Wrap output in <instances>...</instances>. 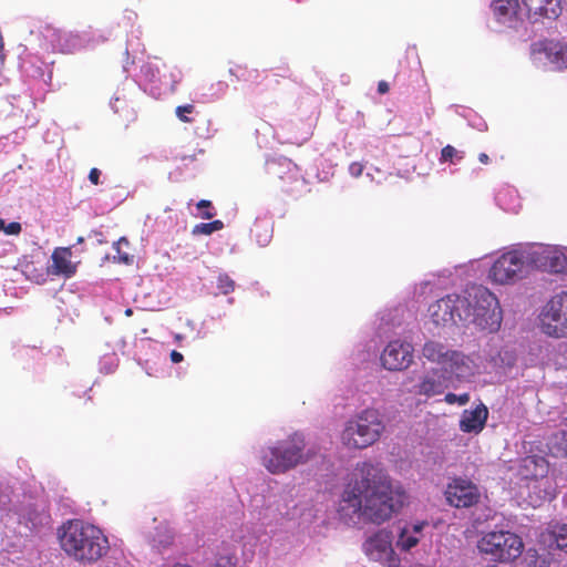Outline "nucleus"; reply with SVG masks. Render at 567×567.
<instances>
[{
  "mask_svg": "<svg viewBox=\"0 0 567 567\" xmlns=\"http://www.w3.org/2000/svg\"><path fill=\"white\" fill-rule=\"evenodd\" d=\"M542 331L550 337H567V291L554 296L539 316Z\"/></svg>",
  "mask_w": 567,
  "mask_h": 567,
  "instance_id": "nucleus-9",
  "label": "nucleus"
},
{
  "mask_svg": "<svg viewBox=\"0 0 567 567\" xmlns=\"http://www.w3.org/2000/svg\"><path fill=\"white\" fill-rule=\"evenodd\" d=\"M523 468L525 470V477L529 475L533 478V488L544 487V494L538 496V499H551L554 497V489L545 474L547 473V463L542 457L528 456L523 460Z\"/></svg>",
  "mask_w": 567,
  "mask_h": 567,
  "instance_id": "nucleus-15",
  "label": "nucleus"
},
{
  "mask_svg": "<svg viewBox=\"0 0 567 567\" xmlns=\"http://www.w3.org/2000/svg\"><path fill=\"white\" fill-rule=\"evenodd\" d=\"M422 357L437 364L446 375H453L458 380H468L478 371V364L474 357L436 341L424 343Z\"/></svg>",
  "mask_w": 567,
  "mask_h": 567,
  "instance_id": "nucleus-6",
  "label": "nucleus"
},
{
  "mask_svg": "<svg viewBox=\"0 0 567 567\" xmlns=\"http://www.w3.org/2000/svg\"><path fill=\"white\" fill-rule=\"evenodd\" d=\"M21 224L18 221H12L10 224H6V221L0 218V231H3L7 235H19L21 233Z\"/></svg>",
  "mask_w": 567,
  "mask_h": 567,
  "instance_id": "nucleus-29",
  "label": "nucleus"
},
{
  "mask_svg": "<svg viewBox=\"0 0 567 567\" xmlns=\"http://www.w3.org/2000/svg\"><path fill=\"white\" fill-rule=\"evenodd\" d=\"M305 446L303 437L293 434L266 447L261 454V464L271 474H284L311 458L312 454L306 452Z\"/></svg>",
  "mask_w": 567,
  "mask_h": 567,
  "instance_id": "nucleus-5",
  "label": "nucleus"
},
{
  "mask_svg": "<svg viewBox=\"0 0 567 567\" xmlns=\"http://www.w3.org/2000/svg\"><path fill=\"white\" fill-rule=\"evenodd\" d=\"M528 488H529V489H533V491L537 494V495H536V498H535V499H532L530 502H532V504H533L534 506H538V505L544 501V499H542V501H539V499H538V496L544 494V487H542V488H536V489H535V488H533V481H532V482H530V484L528 485ZM529 498H533V495H529Z\"/></svg>",
  "mask_w": 567,
  "mask_h": 567,
  "instance_id": "nucleus-34",
  "label": "nucleus"
},
{
  "mask_svg": "<svg viewBox=\"0 0 567 567\" xmlns=\"http://www.w3.org/2000/svg\"><path fill=\"white\" fill-rule=\"evenodd\" d=\"M6 507H7V502L0 501V508H6Z\"/></svg>",
  "mask_w": 567,
  "mask_h": 567,
  "instance_id": "nucleus-43",
  "label": "nucleus"
},
{
  "mask_svg": "<svg viewBox=\"0 0 567 567\" xmlns=\"http://www.w3.org/2000/svg\"><path fill=\"white\" fill-rule=\"evenodd\" d=\"M100 171L97 168H92L90 174H89V179L94 184V185H97L99 184V177H100Z\"/></svg>",
  "mask_w": 567,
  "mask_h": 567,
  "instance_id": "nucleus-37",
  "label": "nucleus"
},
{
  "mask_svg": "<svg viewBox=\"0 0 567 567\" xmlns=\"http://www.w3.org/2000/svg\"><path fill=\"white\" fill-rule=\"evenodd\" d=\"M561 0H523L526 16L556 19L561 12Z\"/></svg>",
  "mask_w": 567,
  "mask_h": 567,
  "instance_id": "nucleus-19",
  "label": "nucleus"
},
{
  "mask_svg": "<svg viewBox=\"0 0 567 567\" xmlns=\"http://www.w3.org/2000/svg\"><path fill=\"white\" fill-rule=\"evenodd\" d=\"M488 416L487 408L484 404L473 410H465L460 420V429L465 433H480Z\"/></svg>",
  "mask_w": 567,
  "mask_h": 567,
  "instance_id": "nucleus-20",
  "label": "nucleus"
},
{
  "mask_svg": "<svg viewBox=\"0 0 567 567\" xmlns=\"http://www.w3.org/2000/svg\"><path fill=\"white\" fill-rule=\"evenodd\" d=\"M413 347L409 342L391 341L381 354V363L389 371L404 370L413 362Z\"/></svg>",
  "mask_w": 567,
  "mask_h": 567,
  "instance_id": "nucleus-14",
  "label": "nucleus"
},
{
  "mask_svg": "<svg viewBox=\"0 0 567 567\" xmlns=\"http://www.w3.org/2000/svg\"><path fill=\"white\" fill-rule=\"evenodd\" d=\"M449 388V378L444 371L432 369L427 371L414 386V393L424 396L442 394Z\"/></svg>",
  "mask_w": 567,
  "mask_h": 567,
  "instance_id": "nucleus-18",
  "label": "nucleus"
},
{
  "mask_svg": "<svg viewBox=\"0 0 567 567\" xmlns=\"http://www.w3.org/2000/svg\"><path fill=\"white\" fill-rule=\"evenodd\" d=\"M214 567H234V564L229 557H220Z\"/></svg>",
  "mask_w": 567,
  "mask_h": 567,
  "instance_id": "nucleus-36",
  "label": "nucleus"
},
{
  "mask_svg": "<svg viewBox=\"0 0 567 567\" xmlns=\"http://www.w3.org/2000/svg\"><path fill=\"white\" fill-rule=\"evenodd\" d=\"M58 538L65 555L84 565L97 561L109 550L103 532L80 519L64 523L58 530Z\"/></svg>",
  "mask_w": 567,
  "mask_h": 567,
  "instance_id": "nucleus-2",
  "label": "nucleus"
},
{
  "mask_svg": "<svg viewBox=\"0 0 567 567\" xmlns=\"http://www.w3.org/2000/svg\"><path fill=\"white\" fill-rule=\"evenodd\" d=\"M47 30L52 31V42L61 52L72 53L83 47V41L79 34L52 28H47Z\"/></svg>",
  "mask_w": 567,
  "mask_h": 567,
  "instance_id": "nucleus-22",
  "label": "nucleus"
},
{
  "mask_svg": "<svg viewBox=\"0 0 567 567\" xmlns=\"http://www.w3.org/2000/svg\"><path fill=\"white\" fill-rule=\"evenodd\" d=\"M363 549L372 560L388 559L393 551L391 533L385 529L377 532L365 540Z\"/></svg>",
  "mask_w": 567,
  "mask_h": 567,
  "instance_id": "nucleus-17",
  "label": "nucleus"
},
{
  "mask_svg": "<svg viewBox=\"0 0 567 567\" xmlns=\"http://www.w3.org/2000/svg\"><path fill=\"white\" fill-rule=\"evenodd\" d=\"M425 526L426 523L424 522L405 525L400 530L396 546L402 550H410L413 548L420 542L422 530Z\"/></svg>",
  "mask_w": 567,
  "mask_h": 567,
  "instance_id": "nucleus-23",
  "label": "nucleus"
},
{
  "mask_svg": "<svg viewBox=\"0 0 567 567\" xmlns=\"http://www.w3.org/2000/svg\"><path fill=\"white\" fill-rule=\"evenodd\" d=\"M542 542L549 548L567 551V524H551L540 535Z\"/></svg>",
  "mask_w": 567,
  "mask_h": 567,
  "instance_id": "nucleus-21",
  "label": "nucleus"
},
{
  "mask_svg": "<svg viewBox=\"0 0 567 567\" xmlns=\"http://www.w3.org/2000/svg\"><path fill=\"white\" fill-rule=\"evenodd\" d=\"M212 206V203L209 200H206V199H202L197 203V208L198 209H203V207H210Z\"/></svg>",
  "mask_w": 567,
  "mask_h": 567,
  "instance_id": "nucleus-40",
  "label": "nucleus"
},
{
  "mask_svg": "<svg viewBox=\"0 0 567 567\" xmlns=\"http://www.w3.org/2000/svg\"><path fill=\"white\" fill-rule=\"evenodd\" d=\"M432 322L437 327H451L462 322V296L447 295L429 307Z\"/></svg>",
  "mask_w": 567,
  "mask_h": 567,
  "instance_id": "nucleus-10",
  "label": "nucleus"
},
{
  "mask_svg": "<svg viewBox=\"0 0 567 567\" xmlns=\"http://www.w3.org/2000/svg\"><path fill=\"white\" fill-rule=\"evenodd\" d=\"M132 313H133V310H132V309H126V310H125V315H126V316H128V317H130V316H132Z\"/></svg>",
  "mask_w": 567,
  "mask_h": 567,
  "instance_id": "nucleus-44",
  "label": "nucleus"
},
{
  "mask_svg": "<svg viewBox=\"0 0 567 567\" xmlns=\"http://www.w3.org/2000/svg\"><path fill=\"white\" fill-rule=\"evenodd\" d=\"M70 258V248H56L52 254V274L72 276L75 272V265L72 264Z\"/></svg>",
  "mask_w": 567,
  "mask_h": 567,
  "instance_id": "nucleus-24",
  "label": "nucleus"
},
{
  "mask_svg": "<svg viewBox=\"0 0 567 567\" xmlns=\"http://www.w3.org/2000/svg\"><path fill=\"white\" fill-rule=\"evenodd\" d=\"M406 501L402 485L391 480L379 465L358 463L339 502L340 516L355 523L364 519L382 524L398 513Z\"/></svg>",
  "mask_w": 567,
  "mask_h": 567,
  "instance_id": "nucleus-1",
  "label": "nucleus"
},
{
  "mask_svg": "<svg viewBox=\"0 0 567 567\" xmlns=\"http://www.w3.org/2000/svg\"><path fill=\"white\" fill-rule=\"evenodd\" d=\"M528 249L532 267L543 268L556 274L567 271V257L555 247L532 245L528 246Z\"/></svg>",
  "mask_w": 567,
  "mask_h": 567,
  "instance_id": "nucleus-11",
  "label": "nucleus"
},
{
  "mask_svg": "<svg viewBox=\"0 0 567 567\" xmlns=\"http://www.w3.org/2000/svg\"><path fill=\"white\" fill-rule=\"evenodd\" d=\"M532 56L536 64H551L554 69L567 68V44L556 41H542L532 45Z\"/></svg>",
  "mask_w": 567,
  "mask_h": 567,
  "instance_id": "nucleus-12",
  "label": "nucleus"
},
{
  "mask_svg": "<svg viewBox=\"0 0 567 567\" xmlns=\"http://www.w3.org/2000/svg\"><path fill=\"white\" fill-rule=\"evenodd\" d=\"M532 267L528 247L501 255L488 271V279L497 285H512L520 280Z\"/></svg>",
  "mask_w": 567,
  "mask_h": 567,
  "instance_id": "nucleus-7",
  "label": "nucleus"
},
{
  "mask_svg": "<svg viewBox=\"0 0 567 567\" xmlns=\"http://www.w3.org/2000/svg\"><path fill=\"white\" fill-rule=\"evenodd\" d=\"M224 224L220 220H214L212 223H202L193 228V235H210L214 231L223 229Z\"/></svg>",
  "mask_w": 567,
  "mask_h": 567,
  "instance_id": "nucleus-27",
  "label": "nucleus"
},
{
  "mask_svg": "<svg viewBox=\"0 0 567 567\" xmlns=\"http://www.w3.org/2000/svg\"><path fill=\"white\" fill-rule=\"evenodd\" d=\"M503 311L497 297L484 286L468 287L462 295V323L493 333L498 331Z\"/></svg>",
  "mask_w": 567,
  "mask_h": 567,
  "instance_id": "nucleus-3",
  "label": "nucleus"
},
{
  "mask_svg": "<svg viewBox=\"0 0 567 567\" xmlns=\"http://www.w3.org/2000/svg\"><path fill=\"white\" fill-rule=\"evenodd\" d=\"M385 422L380 411L365 409L346 422L340 439L348 449H365L380 440Z\"/></svg>",
  "mask_w": 567,
  "mask_h": 567,
  "instance_id": "nucleus-4",
  "label": "nucleus"
},
{
  "mask_svg": "<svg viewBox=\"0 0 567 567\" xmlns=\"http://www.w3.org/2000/svg\"><path fill=\"white\" fill-rule=\"evenodd\" d=\"M470 401V395L467 393H463V394H454V393H447L445 395V402L449 403V404H458V405H464L466 404L467 402Z\"/></svg>",
  "mask_w": 567,
  "mask_h": 567,
  "instance_id": "nucleus-31",
  "label": "nucleus"
},
{
  "mask_svg": "<svg viewBox=\"0 0 567 567\" xmlns=\"http://www.w3.org/2000/svg\"><path fill=\"white\" fill-rule=\"evenodd\" d=\"M477 548L481 553L491 555L494 560L509 561L520 555L523 543L514 533L489 532L478 540Z\"/></svg>",
  "mask_w": 567,
  "mask_h": 567,
  "instance_id": "nucleus-8",
  "label": "nucleus"
},
{
  "mask_svg": "<svg viewBox=\"0 0 567 567\" xmlns=\"http://www.w3.org/2000/svg\"><path fill=\"white\" fill-rule=\"evenodd\" d=\"M463 158V155L461 152H458L455 147L447 145L442 150L441 153V159L442 161H451L452 158Z\"/></svg>",
  "mask_w": 567,
  "mask_h": 567,
  "instance_id": "nucleus-32",
  "label": "nucleus"
},
{
  "mask_svg": "<svg viewBox=\"0 0 567 567\" xmlns=\"http://www.w3.org/2000/svg\"><path fill=\"white\" fill-rule=\"evenodd\" d=\"M193 110H194V105H192V104L181 105V106L176 107V115L182 122L189 123V122H192V120L189 117H187L186 114L192 113Z\"/></svg>",
  "mask_w": 567,
  "mask_h": 567,
  "instance_id": "nucleus-33",
  "label": "nucleus"
},
{
  "mask_svg": "<svg viewBox=\"0 0 567 567\" xmlns=\"http://www.w3.org/2000/svg\"><path fill=\"white\" fill-rule=\"evenodd\" d=\"M83 241H84V238H83V237H79V238L76 239V243H78V244H82Z\"/></svg>",
  "mask_w": 567,
  "mask_h": 567,
  "instance_id": "nucleus-45",
  "label": "nucleus"
},
{
  "mask_svg": "<svg viewBox=\"0 0 567 567\" xmlns=\"http://www.w3.org/2000/svg\"><path fill=\"white\" fill-rule=\"evenodd\" d=\"M150 542L158 550L167 549L174 542V533L164 522L155 526L154 533L150 534Z\"/></svg>",
  "mask_w": 567,
  "mask_h": 567,
  "instance_id": "nucleus-25",
  "label": "nucleus"
},
{
  "mask_svg": "<svg viewBox=\"0 0 567 567\" xmlns=\"http://www.w3.org/2000/svg\"><path fill=\"white\" fill-rule=\"evenodd\" d=\"M122 246H128V240L125 237L120 238L113 245V248L117 252V256L115 258H117L118 262L130 265L133 262V256L127 252H123Z\"/></svg>",
  "mask_w": 567,
  "mask_h": 567,
  "instance_id": "nucleus-28",
  "label": "nucleus"
},
{
  "mask_svg": "<svg viewBox=\"0 0 567 567\" xmlns=\"http://www.w3.org/2000/svg\"><path fill=\"white\" fill-rule=\"evenodd\" d=\"M378 91L381 94H384L389 91V84L385 81H380L378 84Z\"/></svg>",
  "mask_w": 567,
  "mask_h": 567,
  "instance_id": "nucleus-39",
  "label": "nucleus"
},
{
  "mask_svg": "<svg viewBox=\"0 0 567 567\" xmlns=\"http://www.w3.org/2000/svg\"><path fill=\"white\" fill-rule=\"evenodd\" d=\"M550 454L555 457H567V433L559 431L554 433L547 443Z\"/></svg>",
  "mask_w": 567,
  "mask_h": 567,
  "instance_id": "nucleus-26",
  "label": "nucleus"
},
{
  "mask_svg": "<svg viewBox=\"0 0 567 567\" xmlns=\"http://www.w3.org/2000/svg\"><path fill=\"white\" fill-rule=\"evenodd\" d=\"M217 286L224 295L231 292L235 288V282L227 275L218 277Z\"/></svg>",
  "mask_w": 567,
  "mask_h": 567,
  "instance_id": "nucleus-30",
  "label": "nucleus"
},
{
  "mask_svg": "<svg viewBox=\"0 0 567 567\" xmlns=\"http://www.w3.org/2000/svg\"><path fill=\"white\" fill-rule=\"evenodd\" d=\"M363 166L360 163H352L349 166V172L353 177H359L362 174Z\"/></svg>",
  "mask_w": 567,
  "mask_h": 567,
  "instance_id": "nucleus-35",
  "label": "nucleus"
},
{
  "mask_svg": "<svg viewBox=\"0 0 567 567\" xmlns=\"http://www.w3.org/2000/svg\"><path fill=\"white\" fill-rule=\"evenodd\" d=\"M492 9L497 21L509 28H515L526 16L518 0H494Z\"/></svg>",
  "mask_w": 567,
  "mask_h": 567,
  "instance_id": "nucleus-16",
  "label": "nucleus"
},
{
  "mask_svg": "<svg viewBox=\"0 0 567 567\" xmlns=\"http://www.w3.org/2000/svg\"><path fill=\"white\" fill-rule=\"evenodd\" d=\"M446 502L456 508L471 507L480 499V491L475 484L467 480L454 478L445 489Z\"/></svg>",
  "mask_w": 567,
  "mask_h": 567,
  "instance_id": "nucleus-13",
  "label": "nucleus"
},
{
  "mask_svg": "<svg viewBox=\"0 0 567 567\" xmlns=\"http://www.w3.org/2000/svg\"><path fill=\"white\" fill-rule=\"evenodd\" d=\"M171 359L174 363H178L183 361V354L177 352L176 350L172 351Z\"/></svg>",
  "mask_w": 567,
  "mask_h": 567,
  "instance_id": "nucleus-38",
  "label": "nucleus"
},
{
  "mask_svg": "<svg viewBox=\"0 0 567 567\" xmlns=\"http://www.w3.org/2000/svg\"><path fill=\"white\" fill-rule=\"evenodd\" d=\"M214 213L209 212V210H205L203 214H202V218L204 219H210L214 217Z\"/></svg>",
  "mask_w": 567,
  "mask_h": 567,
  "instance_id": "nucleus-41",
  "label": "nucleus"
},
{
  "mask_svg": "<svg viewBox=\"0 0 567 567\" xmlns=\"http://www.w3.org/2000/svg\"><path fill=\"white\" fill-rule=\"evenodd\" d=\"M478 159L483 164H487L488 163V156L485 153L480 154Z\"/></svg>",
  "mask_w": 567,
  "mask_h": 567,
  "instance_id": "nucleus-42",
  "label": "nucleus"
}]
</instances>
